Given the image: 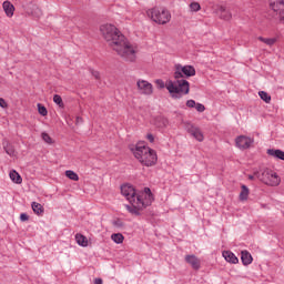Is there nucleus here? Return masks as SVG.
<instances>
[{"mask_svg": "<svg viewBox=\"0 0 284 284\" xmlns=\"http://www.w3.org/2000/svg\"><path fill=\"white\" fill-rule=\"evenodd\" d=\"M100 32L109 43L110 48L116 52L123 61L128 63H134L136 61V48L125 39V36L122 34L116 27L113 24H102L100 27Z\"/></svg>", "mask_w": 284, "mask_h": 284, "instance_id": "1", "label": "nucleus"}, {"mask_svg": "<svg viewBox=\"0 0 284 284\" xmlns=\"http://www.w3.org/2000/svg\"><path fill=\"white\" fill-rule=\"evenodd\" d=\"M130 150L133 156L146 168H152V165H156V161H159L156 151L145 145V143L143 142L138 143L135 146H131Z\"/></svg>", "mask_w": 284, "mask_h": 284, "instance_id": "2", "label": "nucleus"}, {"mask_svg": "<svg viewBox=\"0 0 284 284\" xmlns=\"http://www.w3.org/2000/svg\"><path fill=\"white\" fill-rule=\"evenodd\" d=\"M154 201V196L152 195V191L150 187H145L144 191L139 192L136 195V200L129 201L131 204H126L125 209L130 214H134V216H139L141 214V210H145V207L152 205Z\"/></svg>", "mask_w": 284, "mask_h": 284, "instance_id": "3", "label": "nucleus"}, {"mask_svg": "<svg viewBox=\"0 0 284 284\" xmlns=\"http://www.w3.org/2000/svg\"><path fill=\"white\" fill-rule=\"evenodd\" d=\"M166 90L172 99H182L185 94H190V82L185 79H174L166 81Z\"/></svg>", "mask_w": 284, "mask_h": 284, "instance_id": "4", "label": "nucleus"}, {"mask_svg": "<svg viewBox=\"0 0 284 284\" xmlns=\"http://www.w3.org/2000/svg\"><path fill=\"white\" fill-rule=\"evenodd\" d=\"M255 176L258 181L271 187L281 185V176H278L276 172L272 171V169H263L260 172H255Z\"/></svg>", "mask_w": 284, "mask_h": 284, "instance_id": "5", "label": "nucleus"}, {"mask_svg": "<svg viewBox=\"0 0 284 284\" xmlns=\"http://www.w3.org/2000/svg\"><path fill=\"white\" fill-rule=\"evenodd\" d=\"M146 16L149 19H152L154 23H159L160 26H165V23H170L172 19V14L165 8H153L146 11Z\"/></svg>", "mask_w": 284, "mask_h": 284, "instance_id": "6", "label": "nucleus"}, {"mask_svg": "<svg viewBox=\"0 0 284 284\" xmlns=\"http://www.w3.org/2000/svg\"><path fill=\"white\" fill-rule=\"evenodd\" d=\"M195 75L196 69L193 65H182L181 63L174 65L173 79H190Z\"/></svg>", "mask_w": 284, "mask_h": 284, "instance_id": "7", "label": "nucleus"}, {"mask_svg": "<svg viewBox=\"0 0 284 284\" xmlns=\"http://www.w3.org/2000/svg\"><path fill=\"white\" fill-rule=\"evenodd\" d=\"M136 88L139 94H143L144 97H152L154 94V87L148 80L139 79L136 81Z\"/></svg>", "mask_w": 284, "mask_h": 284, "instance_id": "8", "label": "nucleus"}, {"mask_svg": "<svg viewBox=\"0 0 284 284\" xmlns=\"http://www.w3.org/2000/svg\"><path fill=\"white\" fill-rule=\"evenodd\" d=\"M254 144V140L246 135H240L235 139V145L239 150H250Z\"/></svg>", "mask_w": 284, "mask_h": 284, "instance_id": "9", "label": "nucleus"}, {"mask_svg": "<svg viewBox=\"0 0 284 284\" xmlns=\"http://www.w3.org/2000/svg\"><path fill=\"white\" fill-rule=\"evenodd\" d=\"M121 194L126 199V201H136V196H139V193H136V190H134V186L130 184H123L121 186Z\"/></svg>", "mask_w": 284, "mask_h": 284, "instance_id": "10", "label": "nucleus"}, {"mask_svg": "<svg viewBox=\"0 0 284 284\" xmlns=\"http://www.w3.org/2000/svg\"><path fill=\"white\" fill-rule=\"evenodd\" d=\"M270 7L277 12L280 20L284 22V0H270Z\"/></svg>", "mask_w": 284, "mask_h": 284, "instance_id": "11", "label": "nucleus"}, {"mask_svg": "<svg viewBox=\"0 0 284 284\" xmlns=\"http://www.w3.org/2000/svg\"><path fill=\"white\" fill-rule=\"evenodd\" d=\"M185 262L191 265L193 270H201V260L196 255H186Z\"/></svg>", "mask_w": 284, "mask_h": 284, "instance_id": "12", "label": "nucleus"}, {"mask_svg": "<svg viewBox=\"0 0 284 284\" xmlns=\"http://www.w3.org/2000/svg\"><path fill=\"white\" fill-rule=\"evenodd\" d=\"M222 256L227 263H232L233 265L239 263V257L232 251H223Z\"/></svg>", "mask_w": 284, "mask_h": 284, "instance_id": "13", "label": "nucleus"}, {"mask_svg": "<svg viewBox=\"0 0 284 284\" xmlns=\"http://www.w3.org/2000/svg\"><path fill=\"white\" fill-rule=\"evenodd\" d=\"M266 154H268V156H273V159H280V161H284V151L280 149H268Z\"/></svg>", "mask_w": 284, "mask_h": 284, "instance_id": "14", "label": "nucleus"}, {"mask_svg": "<svg viewBox=\"0 0 284 284\" xmlns=\"http://www.w3.org/2000/svg\"><path fill=\"white\" fill-rule=\"evenodd\" d=\"M217 14L224 21H230L232 19V13L230 11H227V9H225V7H223V6L219 7Z\"/></svg>", "mask_w": 284, "mask_h": 284, "instance_id": "15", "label": "nucleus"}, {"mask_svg": "<svg viewBox=\"0 0 284 284\" xmlns=\"http://www.w3.org/2000/svg\"><path fill=\"white\" fill-rule=\"evenodd\" d=\"M2 8L7 14V17H14V4L10 1H4L2 3Z\"/></svg>", "mask_w": 284, "mask_h": 284, "instance_id": "16", "label": "nucleus"}, {"mask_svg": "<svg viewBox=\"0 0 284 284\" xmlns=\"http://www.w3.org/2000/svg\"><path fill=\"white\" fill-rule=\"evenodd\" d=\"M189 134H191V136H193L194 139H196V141H203V132H201V130L196 126H191L189 129Z\"/></svg>", "mask_w": 284, "mask_h": 284, "instance_id": "17", "label": "nucleus"}, {"mask_svg": "<svg viewBox=\"0 0 284 284\" xmlns=\"http://www.w3.org/2000/svg\"><path fill=\"white\" fill-rule=\"evenodd\" d=\"M241 261L243 263V265H251L253 258H252V254H250V252L247 251H242L241 252Z\"/></svg>", "mask_w": 284, "mask_h": 284, "instance_id": "18", "label": "nucleus"}, {"mask_svg": "<svg viewBox=\"0 0 284 284\" xmlns=\"http://www.w3.org/2000/svg\"><path fill=\"white\" fill-rule=\"evenodd\" d=\"M75 241L80 247H88V237H85L83 234L77 233Z\"/></svg>", "mask_w": 284, "mask_h": 284, "instance_id": "19", "label": "nucleus"}, {"mask_svg": "<svg viewBox=\"0 0 284 284\" xmlns=\"http://www.w3.org/2000/svg\"><path fill=\"white\" fill-rule=\"evenodd\" d=\"M9 176L13 183H17L18 185H21L23 183V179L19 174V172H16L14 170L9 173Z\"/></svg>", "mask_w": 284, "mask_h": 284, "instance_id": "20", "label": "nucleus"}, {"mask_svg": "<svg viewBox=\"0 0 284 284\" xmlns=\"http://www.w3.org/2000/svg\"><path fill=\"white\" fill-rule=\"evenodd\" d=\"M241 187L242 191L240 192V201H247L250 196V189L245 184H243Z\"/></svg>", "mask_w": 284, "mask_h": 284, "instance_id": "21", "label": "nucleus"}, {"mask_svg": "<svg viewBox=\"0 0 284 284\" xmlns=\"http://www.w3.org/2000/svg\"><path fill=\"white\" fill-rule=\"evenodd\" d=\"M31 207L34 214H37L38 216H41V214H43V205H41L40 203L32 202Z\"/></svg>", "mask_w": 284, "mask_h": 284, "instance_id": "22", "label": "nucleus"}, {"mask_svg": "<svg viewBox=\"0 0 284 284\" xmlns=\"http://www.w3.org/2000/svg\"><path fill=\"white\" fill-rule=\"evenodd\" d=\"M125 237L121 233H113L111 235V241H113V243H116V245H121V243H123Z\"/></svg>", "mask_w": 284, "mask_h": 284, "instance_id": "23", "label": "nucleus"}, {"mask_svg": "<svg viewBox=\"0 0 284 284\" xmlns=\"http://www.w3.org/2000/svg\"><path fill=\"white\" fill-rule=\"evenodd\" d=\"M258 41H262V43H265L266 45H274V43H276V38L258 37Z\"/></svg>", "mask_w": 284, "mask_h": 284, "instance_id": "24", "label": "nucleus"}, {"mask_svg": "<svg viewBox=\"0 0 284 284\" xmlns=\"http://www.w3.org/2000/svg\"><path fill=\"white\" fill-rule=\"evenodd\" d=\"M258 97L260 99H262V101H264L265 103H270V101H272V97H270V94L265 91H260L258 92Z\"/></svg>", "mask_w": 284, "mask_h": 284, "instance_id": "25", "label": "nucleus"}, {"mask_svg": "<svg viewBox=\"0 0 284 284\" xmlns=\"http://www.w3.org/2000/svg\"><path fill=\"white\" fill-rule=\"evenodd\" d=\"M65 176L68 179H70L71 181H79V174H77L74 171L72 170H68L65 171Z\"/></svg>", "mask_w": 284, "mask_h": 284, "instance_id": "26", "label": "nucleus"}, {"mask_svg": "<svg viewBox=\"0 0 284 284\" xmlns=\"http://www.w3.org/2000/svg\"><path fill=\"white\" fill-rule=\"evenodd\" d=\"M155 125L156 128H165L168 125V120L165 118H158Z\"/></svg>", "mask_w": 284, "mask_h": 284, "instance_id": "27", "label": "nucleus"}, {"mask_svg": "<svg viewBox=\"0 0 284 284\" xmlns=\"http://www.w3.org/2000/svg\"><path fill=\"white\" fill-rule=\"evenodd\" d=\"M53 102L55 103V105H59V108H63V105H64L63 99L59 94L53 95Z\"/></svg>", "mask_w": 284, "mask_h": 284, "instance_id": "28", "label": "nucleus"}, {"mask_svg": "<svg viewBox=\"0 0 284 284\" xmlns=\"http://www.w3.org/2000/svg\"><path fill=\"white\" fill-rule=\"evenodd\" d=\"M38 112L41 116H48V109H45L41 103H38Z\"/></svg>", "mask_w": 284, "mask_h": 284, "instance_id": "29", "label": "nucleus"}, {"mask_svg": "<svg viewBox=\"0 0 284 284\" xmlns=\"http://www.w3.org/2000/svg\"><path fill=\"white\" fill-rule=\"evenodd\" d=\"M191 12H199L201 10V4L199 2H192L190 4Z\"/></svg>", "mask_w": 284, "mask_h": 284, "instance_id": "30", "label": "nucleus"}, {"mask_svg": "<svg viewBox=\"0 0 284 284\" xmlns=\"http://www.w3.org/2000/svg\"><path fill=\"white\" fill-rule=\"evenodd\" d=\"M155 84L160 90H163V88H168V83H165L163 80L158 79L155 80Z\"/></svg>", "mask_w": 284, "mask_h": 284, "instance_id": "31", "label": "nucleus"}, {"mask_svg": "<svg viewBox=\"0 0 284 284\" xmlns=\"http://www.w3.org/2000/svg\"><path fill=\"white\" fill-rule=\"evenodd\" d=\"M42 140L44 143H49V145H51V143H52V138H50V134H48L45 132L42 133Z\"/></svg>", "mask_w": 284, "mask_h": 284, "instance_id": "32", "label": "nucleus"}, {"mask_svg": "<svg viewBox=\"0 0 284 284\" xmlns=\"http://www.w3.org/2000/svg\"><path fill=\"white\" fill-rule=\"evenodd\" d=\"M112 225H113V227H118V230H121V227H123L124 224H123V221L115 220L112 222Z\"/></svg>", "mask_w": 284, "mask_h": 284, "instance_id": "33", "label": "nucleus"}, {"mask_svg": "<svg viewBox=\"0 0 284 284\" xmlns=\"http://www.w3.org/2000/svg\"><path fill=\"white\" fill-rule=\"evenodd\" d=\"M32 14L33 17H41V9L39 7H34Z\"/></svg>", "mask_w": 284, "mask_h": 284, "instance_id": "34", "label": "nucleus"}, {"mask_svg": "<svg viewBox=\"0 0 284 284\" xmlns=\"http://www.w3.org/2000/svg\"><path fill=\"white\" fill-rule=\"evenodd\" d=\"M195 110H197L199 112H205V105L201 103H195Z\"/></svg>", "mask_w": 284, "mask_h": 284, "instance_id": "35", "label": "nucleus"}, {"mask_svg": "<svg viewBox=\"0 0 284 284\" xmlns=\"http://www.w3.org/2000/svg\"><path fill=\"white\" fill-rule=\"evenodd\" d=\"M30 216L27 213H21L20 214V221H22V223H26V221H29Z\"/></svg>", "mask_w": 284, "mask_h": 284, "instance_id": "36", "label": "nucleus"}, {"mask_svg": "<svg viewBox=\"0 0 284 284\" xmlns=\"http://www.w3.org/2000/svg\"><path fill=\"white\" fill-rule=\"evenodd\" d=\"M4 150L9 156H14V149L4 146Z\"/></svg>", "mask_w": 284, "mask_h": 284, "instance_id": "37", "label": "nucleus"}, {"mask_svg": "<svg viewBox=\"0 0 284 284\" xmlns=\"http://www.w3.org/2000/svg\"><path fill=\"white\" fill-rule=\"evenodd\" d=\"M186 106H187V108H195V106H196V101H194V100H187V101H186Z\"/></svg>", "mask_w": 284, "mask_h": 284, "instance_id": "38", "label": "nucleus"}, {"mask_svg": "<svg viewBox=\"0 0 284 284\" xmlns=\"http://www.w3.org/2000/svg\"><path fill=\"white\" fill-rule=\"evenodd\" d=\"M91 74L94 79H101V73H99V71H91Z\"/></svg>", "mask_w": 284, "mask_h": 284, "instance_id": "39", "label": "nucleus"}, {"mask_svg": "<svg viewBox=\"0 0 284 284\" xmlns=\"http://www.w3.org/2000/svg\"><path fill=\"white\" fill-rule=\"evenodd\" d=\"M0 108H8V103L3 98H0Z\"/></svg>", "mask_w": 284, "mask_h": 284, "instance_id": "40", "label": "nucleus"}, {"mask_svg": "<svg viewBox=\"0 0 284 284\" xmlns=\"http://www.w3.org/2000/svg\"><path fill=\"white\" fill-rule=\"evenodd\" d=\"M146 139H148V141H150V143H154V135L152 133H149L146 135Z\"/></svg>", "mask_w": 284, "mask_h": 284, "instance_id": "41", "label": "nucleus"}, {"mask_svg": "<svg viewBox=\"0 0 284 284\" xmlns=\"http://www.w3.org/2000/svg\"><path fill=\"white\" fill-rule=\"evenodd\" d=\"M75 123H77V125H81V123H83V118L77 116Z\"/></svg>", "mask_w": 284, "mask_h": 284, "instance_id": "42", "label": "nucleus"}, {"mask_svg": "<svg viewBox=\"0 0 284 284\" xmlns=\"http://www.w3.org/2000/svg\"><path fill=\"white\" fill-rule=\"evenodd\" d=\"M254 179H256V172H254L253 175H248V180H250V181H254Z\"/></svg>", "mask_w": 284, "mask_h": 284, "instance_id": "43", "label": "nucleus"}, {"mask_svg": "<svg viewBox=\"0 0 284 284\" xmlns=\"http://www.w3.org/2000/svg\"><path fill=\"white\" fill-rule=\"evenodd\" d=\"M94 284H103V280H101V278H95V280H94Z\"/></svg>", "mask_w": 284, "mask_h": 284, "instance_id": "44", "label": "nucleus"}]
</instances>
